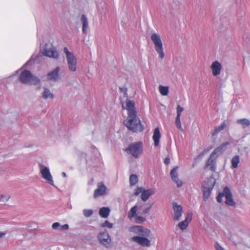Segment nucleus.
Segmentation results:
<instances>
[{"label":"nucleus","mask_w":250,"mask_h":250,"mask_svg":"<svg viewBox=\"0 0 250 250\" xmlns=\"http://www.w3.org/2000/svg\"><path fill=\"white\" fill-rule=\"evenodd\" d=\"M122 107L127 111V117L124 121V125L134 132L142 131L144 127L137 116L134 102L127 99L122 103Z\"/></svg>","instance_id":"1"},{"label":"nucleus","mask_w":250,"mask_h":250,"mask_svg":"<svg viewBox=\"0 0 250 250\" xmlns=\"http://www.w3.org/2000/svg\"><path fill=\"white\" fill-rule=\"evenodd\" d=\"M129 230L138 234L131 237V241L143 247H149L151 246L150 240L147 238L151 233L150 229L141 226H134L130 227Z\"/></svg>","instance_id":"2"},{"label":"nucleus","mask_w":250,"mask_h":250,"mask_svg":"<svg viewBox=\"0 0 250 250\" xmlns=\"http://www.w3.org/2000/svg\"><path fill=\"white\" fill-rule=\"evenodd\" d=\"M20 81L24 84L37 85L40 82V80L36 76L32 75L28 70H24L20 75Z\"/></svg>","instance_id":"3"},{"label":"nucleus","mask_w":250,"mask_h":250,"mask_svg":"<svg viewBox=\"0 0 250 250\" xmlns=\"http://www.w3.org/2000/svg\"><path fill=\"white\" fill-rule=\"evenodd\" d=\"M151 41H152L156 51L159 54V57L163 59L165 57L163 42L161 37L158 34L153 33L150 36Z\"/></svg>","instance_id":"4"},{"label":"nucleus","mask_w":250,"mask_h":250,"mask_svg":"<svg viewBox=\"0 0 250 250\" xmlns=\"http://www.w3.org/2000/svg\"><path fill=\"white\" fill-rule=\"evenodd\" d=\"M64 53L65 54L67 63L69 70L75 72L77 69V60L73 53L70 52L67 47L63 48Z\"/></svg>","instance_id":"5"},{"label":"nucleus","mask_w":250,"mask_h":250,"mask_svg":"<svg viewBox=\"0 0 250 250\" xmlns=\"http://www.w3.org/2000/svg\"><path fill=\"white\" fill-rule=\"evenodd\" d=\"M97 238L100 244L106 248L109 249L113 246L111 238L107 231L101 232Z\"/></svg>","instance_id":"6"},{"label":"nucleus","mask_w":250,"mask_h":250,"mask_svg":"<svg viewBox=\"0 0 250 250\" xmlns=\"http://www.w3.org/2000/svg\"><path fill=\"white\" fill-rule=\"evenodd\" d=\"M39 169L42 178L51 186H54L53 177L50 173L49 168L43 165L40 164Z\"/></svg>","instance_id":"7"},{"label":"nucleus","mask_w":250,"mask_h":250,"mask_svg":"<svg viewBox=\"0 0 250 250\" xmlns=\"http://www.w3.org/2000/svg\"><path fill=\"white\" fill-rule=\"evenodd\" d=\"M128 154L132 155L134 158H138L142 151V143L141 142L131 144L125 149Z\"/></svg>","instance_id":"8"},{"label":"nucleus","mask_w":250,"mask_h":250,"mask_svg":"<svg viewBox=\"0 0 250 250\" xmlns=\"http://www.w3.org/2000/svg\"><path fill=\"white\" fill-rule=\"evenodd\" d=\"M42 53L44 56L50 58L57 59L59 54L56 48L52 44H45L44 48L42 50Z\"/></svg>","instance_id":"9"},{"label":"nucleus","mask_w":250,"mask_h":250,"mask_svg":"<svg viewBox=\"0 0 250 250\" xmlns=\"http://www.w3.org/2000/svg\"><path fill=\"white\" fill-rule=\"evenodd\" d=\"M172 205L174 211L173 220L176 221H179L183 212L182 207L175 202L172 203Z\"/></svg>","instance_id":"10"},{"label":"nucleus","mask_w":250,"mask_h":250,"mask_svg":"<svg viewBox=\"0 0 250 250\" xmlns=\"http://www.w3.org/2000/svg\"><path fill=\"white\" fill-rule=\"evenodd\" d=\"M224 194L226 198V204L229 206H235L236 204L232 198L231 192L229 187H226L224 188Z\"/></svg>","instance_id":"11"},{"label":"nucleus","mask_w":250,"mask_h":250,"mask_svg":"<svg viewBox=\"0 0 250 250\" xmlns=\"http://www.w3.org/2000/svg\"><path fill=\"white\" fill-rule=\"evenodd\" d=\"M106 189V187L103 182L98 183L97 188L95 190L94 192V197L96 198L104 195L105 193Z\"/></svg>","instance_id":"12"},{"label":"nucleus","mask_w":250,"mask_h":250,"mask_svg":"<svg viewBox=\"0 0 250 250\" xmlns=\"http://www.w3.org/2000/svg\"><path fill=\"white\" fill-rule=\"evenodd\" d=\"M178 167H176L173 168L170 171V175L172 181L176 184L178 188H180L183 185V182L178 178Z\"/></svg>","instance_id":"13"},{"label":"nucleus","mask_w":250,"mask_h":250,"mask_svg":"<svg viewBox=\"0 0 250 250\" xmlns=\"http://www.w3.org/2000/svg\"><path fill=\"white\" fill-rule=\"evenodd\" d=\"M216 157L212 154L210 155L209 158L208 159L205 168H208L211 171H215L216 167Z\"/></svg>","instance_id":"14"},{"label":"nucleus","mask_w":250,"mask_h":250,"mask_svg":"<svg viewBox=\"0 0 250 250\" xmlns=\"http://www.w3.org/2000/svg\"><path fill=\"white\" fill-rule=\"evenodd\" d=\"M210 68L211 69L213 75L214 76H217L221 73L222 65L218 61H215L212 63Z\"/></svg>","instance_id":"15"},{"label":"nucleus","mask_w":250,"mask_h":250,"mask_svg":"<svg viewBox=\"0 0 250 250\" xmlns=\"http://www.w3.org/2000/svg\"><path fill=\"white\" fill-rule=\"evenodd\" d=\"M229 142H226L225 143L222 144L218 147L215 148L213 151L211 153V154L213 155L216 158L221 154H222L226 150V147L227 146L229 145Z\"/></svg>","instance_id":"16"},{"label":"nucleus","mask_w":250,"mask_h":250,"mask_svg":"<svg viewBox=\"0 0 250 250\" xmlns=\"http://www.w3.org/2000/svg\"><path fill=\"white\" fill-rule=\"evenodd\" d=\"M215 183V180L214 178L211 177L209 178H207L202 183V187L205 189H212L214 184Z\"/></svg>","instance_id":"17"},{"label":"nucleus","mask_w":250,"mask_h":250,"mask_svg":"<svg viewBox=\"0 0 250 250\" xmlns=\"http://www.w3.org/2000/svg\"><path fill=\"white\" fill-rule=\"evenodd\" d=\"M60 68L57 67L53 71L49 72L47 75V79L52 81H56L59 79V72Z\"/></svg>","instance_id":"18"},{"label":"nucleus","mask_w":250,"mask_h":250,"mask_svg":"<svg viewBox=\"0 0 250 250\" xmlns=\"http://www.w3.org/2000/svg\"><path fill=\"white\" fill-rule=\"evenodd\" d=\"M155 191L154 189L151 188H148L145 189L142 192L141 194V199L143 201H146L149 197L154 194Z\"/></svg>","instance_id":"19"},{"label":"nucleus","mask_w":250,"mask_h":250,"mask_svg":"<svg viewBox=\"0 0 250 250\" xmlns=\"http://www.w3.org/2000/svg\"><path fill=\"white\" fill-rule=\"evenodd\" d=\"M161 138V134L159 128L156 127L153 131V134L152 136L153 140L154 141V145L155 146H158Z\"/></svg>","instance_id":"20"},{"label":"nucleus","mask_w":250,"mask_h":250,"mask_svg":"<svg viewBox=\"0 0 250 250\" xmlns=\"http://www.w3.org/2000/svg\"><path fill=\"white\" fill-rule=\"evenodd\" d=\"M191 220V215L190 213H188L186 219L181 222H180L178 224V227L181 230L185 229Z\"/></svg>","instance_id":"21"},{"label":"nucleus","mask_w":250,"mask_h":250,"mask_svg":"<svg viewBox=\"0 0 250 250\" xmlns=\"http://www.w3.org/2000/svg\"><path fill=\"white\" fill-rule=\"evenodd\" d=\"M42 96L43 99H51L52 100L54 98V95L53 92L48 88H43V91L42 92Z\"/></svg>","instance_id":"22"},{"label":"nucleus","mask_w":250,"mask_h":250,"mask_svg":"<svg viewBox=\"0 0 250 250\" xmlns=\"http://www.w3.org/2000/svg\"><path fill=\"white\" fill-rule=\"evenodd\" d=\"M141 206H140V202H138L136 205L133 206L131 208L130 210L129 211L127 216L129 219H132L133 217H135L136 215V212L139 208V209H141Z\"/></svg>","instance_id":"23"},{"label":"nucleus","mask_w":250,"mask_h":250,"mask_svg":"<svg viewBox=\"0 0 250 250\" xmlns=\"http://www.w3.org/2000/svg\"><path fill=\"white\" fill-rule=\"evenodd\" d=\"M140 206H141V209H139L141 211V214L145 215L148 213V212L150 211V209L152 208V204H150L148 206H147L146 204H142L140 203Z\"/></svg>","instance_id":"24"},{"label":"nucleus","mask_w":250,"mask_h":250,"mask_svg":"<svg viewBox=\"0 0 250 250\" xmlns=\"http://www.w3.org/2000/svg\"><path fill=\"white\" fill-rule=\"evenodd\" d=\"M110 209L108 207H102L100 209L99 214L104 218H106L109 216Z\"/></svg>","instance_id":"25"},{"label":"nucleus","mask_w":250,"mask_h":250,"mask_svg":"<svg viewBox=\"0 0 250 250\" xmlns=\"http://www.w3.org/2000/svg\"><path fill=\"white\" fill-rule=\"evenodd\" d=\"M236 123L241 125L243 128H246L250 125V120L246 118L238 119Z\"/></svg>","instance_id":"26"},{"label":"nucleus","mask_w":250,"mask_h":250,"mask_svg":"<svg viewBox=\"0 0 250 250\" xmlns=\"http://www.w3.org/2000/svg\"><path fill=\"white\" fill-rule=\"evenodd\" d=\"M240 163V157L238 155H235L234 156L231 161V168L232 169L236 168L238 166V164Z\"/></svg>","instance_id":"27"},{"label":"nucleus","mask_w":250,"mask_h":250,"mask_svg":"<svg viewBox=\"0 0 250 250\" xmlns=\"http://www.w3.org/2000/svg\"><path fill=\"white\" fill-rule=\"evenodd\" d=\"M225 126H226V124L225 123V122L223 123L221 125H220L217 126H216L215 127L213 132L212 134V136H215V135H217V134L219 132H220L221 131H222V130H223L225 128Z\"/></svg>","instance_id":"28"},{"label":"nucleus","mask_w":250,"mask_h":250,"mask_svg":"<svg viewBox=\"0 0 250 250\" xmlns=\"http://www.w3.org/2000/svg\"><path fill=\"white\" fill-rule=\"evenodd\" d=\"M138 181V177L136 175L132 174L129 176V183L130 186H133L135 185Z\"/></svg>","instance_id":"29"},{"label":"nucleus","mask_w":250,"mask_h":250,"mask_svg":"<svg viewBox=\"0 0 250 250\" xmlns=\"http://www.w3.org/2000/svg\"><path fill=\"white\" fill-rule=\"evenodd\" d=\"M212 189H205L202 188V191L203 192V198L204 201H206L210 196Z\"/></svg>","instance_id":"30"},{"label":"nucleus","mask_w":250,"mask_h":250,"mask_svg":"<svg viewBox=\"0 0 250 250\" xmlns=\"http://www.w3.org/2000/svg\"><path fill=\"white\" fill-rule=\"evenodd\" d=\"M159 88L160 92L163 96H166L167 95L168 93V87L160 85Z\"/></svg>","instance_id":"31"},{"label":"nucleus","mask_w":250,"mask_h":250,"mask_svg":"<svg viewBox=\"0 0 250 250\" xmlns=\"http://www.w3.org/2000/svg\"><path fill=\"white\" fill-rule=\"evenodd\" d=\"M93 213V210L92 209H84L83 210V214L85 217H90Z\"/></svg>","instance_id":"32"},{"label":"nucleus","mask_w":250,"mask_h":250,"mask_svg":"<svg viewBox=\"0 0 250 250\" xmlns=\"http://www.w3.org/2000/svg\"><path fill=\"white\" fill-rule=\"evenodd\" d=\"M175 125L179 129H180L181 131H183V129L182 128L181 121H180V117H176L175 118Z\"/></svg>","instance_id":"33"},{"label":"nucleus","mask_w":250,"mask_h":250,"mask_svg":"<svg viewBox=\"0 0 250 250\" xmlns=\"http://www.w3.org/2000/svg\"><path fill=\"white\" fill-rule=\"evenodd\" d=\"M146 220V217L137 216L135 217V222L138 224L142 223Z\"/></svg>","instance_id":"34"},{"label":"nucleus","mask_w":250,"mask_h":250,"mask_svg":"<svg viewBox=\"0 0 250 250\" xmlns=\"http://www.w3.org/2000/svg\"><path fill=\"white\" fill-rule=\"evenodd\" d=\"M102 227H106L109 229H111L113 227V224L110 223L108 221L106 220L104 223L101 225Z\"/></svg>","instance_id":"35"},{"label":"nucleus","mask_w":250,"mask_h":250,"mask_svg":"<svg viewBox=\"0 0 250 250\" xmlns=\"http://www.w3.org/2000/svg\"><path fill=\"white\" fill-rule=\"evenodd\" d=\"M145 190V188L142 187H137L135 189L134 195L136 196L139 195L140 193L142 194V192Z\"/></svg>","instance_id":"36"},{"label":"nucleus","mask_w":250,"mask_h":250,"mask_svg":"<svg viewBox=\"0 0 250 250\" xmlns=\"http://www.w3.org/2000/svg\"><path fill=\"white\" fill-rule=\"evenodd\" d=\"M10 198V196L8 195H0V202H5L8 200Z\"/></svg>","instance_id":"37"},{"label":"nucleus","mask_w":250,"mask_h":250,"mask_svg":"<svg viewBox=\"0 0 250 250\" xmlns=\"http://www.w3.org/2000/svg\"><path fill=\"white\" fill-rule=\"evenodd\" d=\"M177 109V116L176 117H180L181 113L183 111L184 108L180 106V105H178L176 108Z\"/></svg>","instance_id":"38"},{"label":"nucleus","mask_w":250,"mask_h":250,"mask_svg":"<svg viewBox=\"0 0 250 250\" xmlns=\"http://www.w3.org/2000/svg\"><path fill=\"white\" fill-rule=\"evenodd\" d=\"M225 196V194H224V190L222 192H220L218 195L216 197L217 201L218 203H221L222 201V198Z\"/></svg>","instance_id":"39"},{"label":"nucleus","mask_w":250,"mask_h":250,"mask_svg":"<svg viewBox=\"0 0 250 250\" xmlns=\"http://www.w3.org/2000/svg\"><path fill=\"white\" fill-rule=\"evenodd\" d=\"M81 21L82 23V25L87 23L88 22L87 19L85 15H82L81 17Z\"/></svg>","instance_id":"40"},{"label":"nucleus","mask_w":250,"mask_h":250,"mask_svg":"<svg viewBox=\"0 0 250 250\" xmlns=\"http://www.w3.org/2000/svg\"><path fill=\"white\" fill-rule=\"evenodd\" d=\"M88 28V23L87 22V23H86L82 26V31H83V33L86 34L87 33Z\"/></svg>","instance_id":"41"},{"label":"nucleus","mask_w":250,"mask_h":250,"mask_svg":"<svg viewBox=\"0 0 250 250\" xmlns=\"http://www.w3.org/2000/svg\"><path fill=\"white\" fill-rule=\"evenodd\" d=\"M214 248L215 250H225L224 248L222 247L218 243H215L214 245Z\"/></svg>","instance_id":"42"},{"label":"nucleus","mask_w":250,"mask_h":250,"mask_svg":"<svg viewBox=\"0 0 250 250\" xmlns=\"http://www.w3.org/2000/svg\"><path fill=\"white\" fill-rule=\"evenodd\" d=\"M69 228V226L68 224H64L63 225L61 226L59 228L60 230H67Z\"/></svg>","instance_id":"43"},{"label":"nucleus","mask_w":250,"mask_h":250,"mask_svg":"<svg viewBox=\"0 0 250 250\" xmlns=\"http://www.w3.org/2000/svg\"><path fill=\"white\" fill-rule=\"evenodd\" d=\"M60 227V224L59 222L54 223L52 225V228L54 229H59Z\"/></svg>","instance_id":"44"},{"label":"nucleus","mask_w":250,"mask_h":250,"mask_svg":"<svg viewBox=\"0 0 250 250\" xmlns=\"http://www.w3.org/2000/svg\"><path fill=\"white\" fill-rule=\"evenodd\" d=\"M164 163L166 165H168L170 163V159L168 157L166 158L164 161Z\"/></svg>","instance_id":"45"},{"label":"nucleus","mask_w":250,"mask_h":250,"mask_svg":"<svg viewBox=\"0 0 250 250\" xmlns=\"http://www.w3.org/2000/svg\"><path fill=\"white\" fill-rule=\"evenodd\" d=\"M31 62H32L31 60H29L25 63L24 66H27V65H29Z\"/></svg>","instance_id":"46"},{"label":"nucleus","mask_w":250,"mask_h":250,"mask_svg":"<svg viewBox=\"0 0 250 250\" xmlns=\"http://www.w3.org/2000/svg\"><path fill=\"white\" fill-rule=\"evenodd\" d=\"M5 234V233L2 232H0V238L2 237L3 236H4Z\"/></svg>","instance_id":"47"},{"label":"nucleus","mask_w":250,"mask_h":250,"mask_svg":"<svg viewBox=\"0 0 250 250\" xmlns=\"http://www.w3.org/2000/svg\"><path fill=\"white\" fill-rule=\"evenodd\" d=\"M62 175L64 177H65L66 176V174L64 172H62Z\"/></svg>","instance_id":"48"},{"label":"nucleus","mask_w":250,"mask_h":250,"mask_svg":"<svg viewBox=\"0 0 250 250\" xmlns=\"http://www.w3.org/2000/svg\"><path fill=\"white\" fill-rule=\"evenodd\" d=\"M124 90H125V92H126L127 89H126V88H121V90L122 91H123Z\"/></svg>","instance_id":"49"},{"label":"nucleus","mask_w":250,"mask_h":250,"mask_svg":"<svg viewBox=\"0 0 250 250\" xmlns=\"http://www.w3.org/2000/svg\"><path fill=\"white\" fill-rule=\"evenodd\" d=\"M203 155V154L201 153V154H199L198 157H201Z\"/></svg>","instance_id":"50"}]
</instances>
